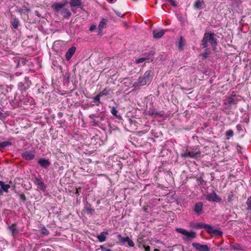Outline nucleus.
Returning <instances> with one entry per match:
<instances>
[{
	"mask_svg": "<svg viewBox=\"0 0 251 251\" xmlns=\"http://www.w3.org/2000/svg\"><path fill=\"white\" fill-rule=\"evenodd\" d=\"M2 189H0V196H1L2 194H3V192H2Z\"/></svg>",
	"mask_w": 251,
	"mask_h": 251,
	"instance_id": "49530a36",
	"label": "nucleus"
},
{
	"mask_svg": "<svg viewBox=\"0 0 251 251\" xmlns=\"http://www.w3.org/2000/svg\"><path fill=\"white\" fill-rule=\"evenodd\" d=\"M206 199L210 201L220 202L221 201V198L215 192L207 195Z\"/></svg>",
	"mask_w": 251,
	"mask_h": 251,
	"instance_id": "9b49d317",
	"label": "nucleus"
},
{
	"mask_svg": "<svg viewBox=\"0 0 251 251\" xmlns=\"http://www.w3.org/2000/svg\"><path fill=\"white\" fill-rule=\"evenodd\" d=\"M11 24H12V27L15 28V29H17L19 25V20L15 18L14 19V20L11 22Z\"/></svg>",
	"mask_w": 251,
	"mask_h": 251,
	"instance_id": "cd10ccee",
	"label": "nucleus"
},
{
	"mask_svg": "<svg viewBox=\"0 0 251 251\" xmlns=\"http://www.w3.org/2000/svg\"><path fill=\"white\" fill-rule=\"evenodd\" d=\"M34 183L38 189L43 191L46 190V186L41 178L35 177Z\"/></svg>",
	"mask_w": 251,
	"mask_h": 251,
	"instance_id": "9d476101",
	"label": "nucleus"
},
{
	"mask_svg": "<svg viewBox=\"0 0 251 251\" xmlns=\"http://www.w3.org/2000/svg\"><path fill=\"white\" fill-rule=\"evenodd\" d=\"M107 21L105 19H102L100 21L99 26H98V29H99V33H100L103 29L105 27L106 25Z\"/></svg>",
	"mask_w": 251,
	"mask_h": 251,
	"instance_id": "f3484780",
	"label": "nucleus"
},
{
	"mask_svg": "<svg viewBox=\"0 0 251 251\" xmlns=\"http://www.w3.org/2000/svg\"><path fill=\"white\" fill-rule=\"evenodd\" d=\"M230 247L231 249L234 250H242V247L241 246V245L239 244H231Z\"/></svg>",
	"mask_w": 251,
	"mask_h": 251,
	"instance_id": "b1692460",
	"label": "nucleus"
},
{
	"mask_svg": "<svg viewBox=\"0 0 251 251\" xmlns=\"http://www.w3.org/2000/svg\"><path fill=\"white\" fill-rule=\"evenodd\" d=\"M111 91L110 89H104L103 91L100 92L99 94L100 97H102L103 96H107L109 94L110 92Z\"/></svg>",
	"mask_w": 251,
	"mask_h": 251,
	"instance_id": "a878e982",
	"label": "nucleus"
},
{
	"mask_svg": "<svg viewBox=\"0 0 251 251\" xmlns=\"http://www.w3.org/2000/svg\"><path fill=\"white\" fill-rule=\"evenodd\" d=\"M226 136H227V139L229 137H232L233 135V131L231 129H229L226 132Z\"/></svg>",
	"mask_w": 251,
	"mask_h": 251,
	"instance_id": "2f4dec72",
	"label": "nucleus"
},
{
	"mask_svg": "<svg viewBox=\"0 0 251 251\" xmlns=\"http://www.w3.org/2000/svg\"><path fill=\"white\" fill-rule=\"evenodd\" d=\"M184 45V43H183V38L182 37H181L180 38V39H179V42H178V47L179 49L182 50Z\"/></svg>",
	"mask_w": 251,
	"mask_h": 251,
	"instance_id": "7c9ffc66",
	"label": "nucleus"
},
{
	"mask_svg": "<svg viewBox=\"0 0 251 251\" xmlns=\"http://www.w3.org/2000/svg\"><path fill=\"white\" fill-rule=\"evenodd\" d=\"M233 197H234V196H233V194H232V193H231L230 194H229L228 196V198H227L228 201H229V202L232 201L233 200Z\"/></svg>",
	"mask_w": 251,
	"mask_h": 251,
	"instance_id": "72a5a7b5",
	"label": "nucleus"
},
{
	"mask_svg": "<svg viewBox=\"0 0 251 251\" xmlns=\"http://www.w3.org/2000/svg\"><path fill=\"white\" fill-rule=\"evenodd\" d=\"M8 229L11 231L12 235L13 236L18 232L16 224H12L11 226H8Z\"/></svg>",
	"mask_w": 251,
	"mask_h": 251,
	"instance_id": "aec40b11",
	"label": "nucleus"
},
{
	"mask_svg": "<svg viewBox=\"0 0 251 251\" xmlns=\"http://www.w3.org/2000/svg\"><path fill=\"white\" fill-rule=\"evenodd\" d=\"M111 113L114 115V116H117V113H118V111L117 110V109L115 108V107H113L111 110Z\"/></svg>",
	"mask_w": 251,
	"mask_h": 251,
	"instance_id": "f704fd0d",
	"label": "nucleus"
},
{
	"mask_svg": "<svg viewBox=\"0 0 251 251\" xmlns=\"http://www.w3.org/2000/svg\"><path fill=\"white\" fill-rule=\"evenodd\" d=\"M86 210H87V212L88 213H90L91 214H93L94 212V209H92L90 207H88L86 208Z\"/></svg>",
	"mask_w": 251,
	"mask_h": 251,
	"instance_id": "c9c22d12",
	"label": "nucleus"
},
{
	"mask_svg": "<svg viewBox=\"0 0 251 251\" xmlns=\"http://www.w3.org/2000/svg\"><path fill=\"white\" fill-rule=\"evenodd\" d=\"M22 158L26 160H31L35 158V153L31 151H25L21 154Z\"/></svg>",
	"mask_w": 251,
	"mask_h": 251,
	"instance_id": "1a4fd4ad",
	"label": "nucleus"
},
{
	"mask_svg": "<svg viewBox=\"0 0 251 251\" xmlns=\"http://www.w3.org/2000/svg\"><path fill=\"white\" fill-rule=\"evenodd\" d=\"M203 5H204V0H197L194 4V7L197 9H201Z\"/></svg>",
	"mask_w": 251,
	"mask_h": 251,
	"instance_id": "a211bd4d",
	"label": "nucleus"
},
{
	"mask_svg": "<svg viewBox=\"0 0 251 251\" xmlns=\"http://www.w3.org/2000/svg\"><path fill=\"white\" fill-rule=\"evenodd\" d=\"M38 163L43 168H48L50 165V162L48 160L44 158H40L38 161Z\"/></svg>",
	"mask_w": 251,
	"mask_h": 251,
	"instance_id": "dca6fc26",
	"label": "nucleus"
},
{
	"mask_svg": "<svg viewBox=\"0 0 251 251\" xmlns=\"http://www.w3.org/2000/svg\"><path fill=\"white\" fill-rule=\"evenodd\" d=\"M210 53V51L207 48L205 49L203 53H202L201 55L202 56V59H206L207 58L209 55Z\"/></svg>",
	"mask_w": 251,
	"mask_h": 251,
	"instance_id": "393cba45",
	"label": "nucleus"
},
{
	"mask_svg": "<svg viewBox=\"0 0 251 251\" xmlns=\"http://www.w3.org/2000/svg\"><path fill=\"white\" fill-rule=\"evenodd\" d=\"M94 116H95V115H94V114H92V115H90L89 117V118H90V119H93V118L94 117Z\"/></svg>",
	"mask_w": 251,
	"mask_h": 251,
	"instance_id": "37998d69",
	"label": "nucleus"
},
{
	"mask_svg": "<svg viewBox=\"0 0 251 251\" xmlns=\"http://www.w3.org/2000/svg\"><path fill=\"white\" fill-rule=\"evenodd\" d=\"M152 72L151 70L147 71L143 76H140L137 80L136 84L138 86L145 85L148 82L151 81L152 78Z\"/></svg>",
	"mask_w": 251,
	"mask_h": 251,
	"instance_id": "7ed1b4c3",
	"label": "nucleus"
},
{
	"mask_svg": "<svg viewBox=\"0 0 251 251\" xmlns=\"http://www.w3.org/2000/svg\"><path fill=\"white\" fill-rule=\"evenodd\" d=\"M35 14H36V15L37 16H38V17H39V16H39V12H38V11H35Z\"/></svg>",
	"mask_w": 251,
	"mask_h": 251,
	"instance_id": "de8ad7c7",
	"label": "nucleus"
},
{
	"mask_svg": "<svg viewBox=\"0 0 251 251\" xmlns=\"http://www.w3.org/2000/svg\"><path fill=\"white\" fill-rule=\"evenodd\" d=\"M23 11V9L22 8H20L18 9V12L20 13H22Z\"/></svg>",
	"mask_w": 251,
	"mask_h": 251,
	"instance_id": "a18cd8bd",
	"label": "nucleus"
},
{
	"mask_svg": "<svg viewBox=\"0 0 251 251\" xmlns=\"http://www.w3.org/2000/svg\"><path fill=\"white\" fill-rule=\"evenodd\" d=\"M96 28V25H92L90 28H89V30L91 31H94L95 29Z\"/></svg>",
	"mask_w": 251,
	"mask_h": 251,
	"instance_id": "ea45409f",
	"label": "nucleus"
},
{
	"mask_svg": "<svg viewBox=\"0 0 251 251\" xmlns=\"http://www.w3.org/2000/svg\"><path fill=\"white\" fill-rule=\"evenodd\" d=\"M208 224H204L202 223H195L192 222L190 223V226L193 228L201 229L204 228L206 231Z\"/></svg>",
	"mask_w": 251,
	"mask_h": 251,
	"instance_id": "f8f14e48",
	"label": "nucleus"
},
{
	"mask_svg": "<svg viewBox=\"0 0 251 251\" xmlns=\"http://www.w3.org/2000/svg\"><path fill=\"white\" fill-rule=\"evenodd\" d=\"M145 60V58H139V59L136 60V62L137 63H140L144 62Z\"/></svg>",
	"mask_w": 251,
	"mask_h": 251,
	"instance_id": "4c0bfd02",
	"label": "nucleus"
},
{
	"mask_svg": "<svg viewBox=\"0 0 251 251\" xmlns=\"http://www.w3.org/2000/svg\"><path fill=\"white\" fill-rule=\"evenodd\" d=\"M101 97L100 96V95L98 94L97 96H96L93 98V102L96 103V105L97 106H99L100 103L101 102L100 101V98Z\"/></svg>",
	"mask_w": 251,
	"mask_h": 251,
	"instance_id": "bb28decb",
	"label": "nucleus"
},
{
	"mask_svg": "<svg viewBox=\"0 0 251 251\" xmlns=\"http://www.w3.org/2000/svg\"><path fill=\"white\" fill-rule=\"evenodd\" d=\"M0 186L2 191L6 193L8 192V189L10 188L9 184H5L2 181H0Z\"/></svg>",
	"mask_w": 251,
	"mask_h": 251,
	"instance_id": "4be33fe9",
	"label": "nucleus"
},
{
	"mask_svg": "<svg viewBox=\"0 0 251 251\" xmlns=\"http://www.w3.org/2000/svg\"><path fill=\"white\" fill-rule=\"evenodd\" d=\"M79 190H81V188H76L75 194H78Z\"/></svg>",
	"mask_w": 251,
	"mask_h": 251,
	"instance_id": "79ce46f5",
	"label": "nucleus"
},
{
	"mask_svg": "<svg viewBox=\"0 0 251 251\" xmlns=\"http://www.w3.org/2000/svg\"><path fill=\"white\" fill-rule=\"evenodd\" d=\"M71 7H79L82 5L80 0H70L69 2Z\"/></svg>",
	"mask_w": 251,
	"mask_h": 251,
	"instance_id": "6ab92c4d",
	"label": "nucleus"
},
{
	"mask_svg": "<svg viewBox=\"0 0 251 251\" xmlns=\"http://www.w3.org/2000/svg\"><path fill=\"white\" fill-rule=\"evenodd\" d=\"M71 10L73 12H74V13H75V9H74V7H71Z\"/></svg>",
	"mask_w": 251,
	"mask_h": 251,
	"instance_id": "c03bdc74",
	"label": "nucleus"
},
{
	"mask_svg": "<svg viewBox=\"0 0 251 251\" xmlns=\"http://www.w3.org/2000/svg\"><path fill=\"white\" fill-rule=\"evenodd\" d=\"M202 202L201 201L195 203L193 208V210L197 215L200 216L202 213Z\"/></svg>",
	"mask_w": 251,
	"mask_h": 251,
	"instance_id": "6e6552de",
	"label": "nucleus"
},
{
	"mask_svg": "<svg viewBox=\"0 0 251 251\" xmlns=\"http://www.w3.org/2000/svg\"><path fill=\"white\" fill-rule=\"evenodd\" d=\"M141 240H142V239H141V238H139V239H138V242H140H140H141Z\"/></svg>",
	"mask_w": 251,
	"mask_h": 251,
	"instance_id": "8fccbe9b",
	"label": "nucleus"
},
{
	"mask_svg": "<svg viewBox=\"0 0 251 251\" xmlns=\"http://www.w3.org/2000/svg\"><path fill=\"white\" fill-rule=\"evenodd\" d=\"M192 246L198 251H209L210 248L206 245H202L198 243H193Z\"/></svg>",
	"mask_w": 251,
	"mask_h": 251,
	"instance_id": "0eeeda50",
	"label": "nucleus"
},
{
	"mask_svg": "<svg viewBox=\"0 0 251 251\" xmlns=\"http://www.w3.org/2000/svg\"><path fill=\"white\" fill-rule=\"evenodd\" d=\"M154 251H160L159 249H155L154 250Z\"/></svg>",
	"mask_w": 251,
	"mask_h": 251,
	"instance_id": "3c124183",
	"label": "nucleus"
},
{
	"mask_svg": "<svg viewBox=\"0 0 251 251\" xmlns=\"http://www.w3.org/2000/svg\"><path fill=\"white\" fill-rule=\"evenodd\" d=\"M124 24L125 26L127 25V23H125Z\"/></svg>",
	"mask_w": 251,
	"mask_h": 251,
	"instance_id": "864d4df0",
	"label": "nucleus"
},
{
	"mask_svg": "<svg viewBox=\"0 0 251 251\" xmlns=\"http://www.w3.org/2000/svg\"><path fill=\"white\" fill-rule=\"evenodd\" d=\"M201 152L197 149H193L191 151H186V152L181 154L184 157L196 158L200 155Z\"/></svg>",
	"mask_w": 251,
	"mask_h": 251,
	"instance_id": "39448f33",
	"label": "nucleus"
},
{
	"mask_svg": "<svg viewBox=\"0 0 251 251\" xmlns=\"http://www.w3.org/2000/svg\"><path fill=\"white\" fill-rule=\"evenodd\" d=\"M206 231L209 234H213L215 236H221L223 234L222 231L218 229H214L210 225H208L206 228Z\"/></svg>",
	"mask_w": 251,
	"mask_h": 251,
	"instance_id": "ddd939ff",
	"label": "nucleus"
},
{
	"mask_svg": "<svg viewBox=\"0 0 251 251\" xmlns=\"http://www.w3.org/2000/svg\"><path fill=\"white\" fill-rule=\"evenodd\" d=\"M117 237L120 242L123 243L127 242L128 246L130 247H133L134 246V242L128 236L123 237L121 234H118Z\"/></svg>",
	"mask_w": 251,
	"mask_h": 251,
	"instance_id": "423d86ee",
	"label": "nucleus"
},
{
	"mask_svg": "<svg viewBox=\"0 0 251 251\" xmlns=\"http://www.w3.org/2000/svg\"><path fill=\"white\" fill-rule=\"evenodd\" d=\"M41 233L43 235H47L49 234L50 232L49 231L47 228H46L45 227H43L42 228Z\"/></svg>",
	"mask_w": 251,
	"mask_h": 251,
	"instance_id": "473e14b6",
	"label": "nucleus"
},
{
	"mask_svg": "<svg viewBox=\"0 0 251 251\" xmlns=\"http://www.w3.org/2000/svg\"><path fill=\"white\" fill-rule=\"evenodd\" d=\"M114 12L116 14V15L117 16H118L119 17H122V18H123L124 17V15L122 14L121 12H119V11H117V10H114Z\"/></svg>",
	"mask_w": 251,
	"mask_h": 251,
	"instance_id": "e433bc0d",
	"label": "nucleus"
},
{
	"mask_svg": "<svg viewBox=\"0 0 251 251\" xmlns=\"http://www.w3.org/2000/svg\"><path fill=\"white\" fill-rule=\"evenodd\" d=\"M20 197L24 201H26V197L25 194H22L20 195Z\"/></svg>",
	"mask_w": 251,
	"mask_h": 251,
	"instance_id": "58836bf2",
	"label": "nucleus"
},
{
	"mask_svg": "<svg viewBox=\"0 0 251 251\" xmlns=\"http://www.w3.org/2000/svg\"><path fill=\"white\" fill-rule=\"evenodd\" d=\"M11 143L9 141L2 142L0 143V149H3L7 146H11Z\"/></svg>",
	"mask_w": 251,
	"mask_h": 251,
	"instance_id": "c85d7f7f",
	"label": "nucleus"
},
{
	"mask_svg": "<svg viewBox=\"0 0 251 251\" xmlns=\"http://www.w3.org/2000/svg\"><path fill=\"white\" fill-rule=\"evenodd\" d=\"M208 42L212 46V50L215 51L217 45L215 34L211 32H205L204 34L201 45L203 48H206L208 47Z\"/></svg>",
	"mask_w": 251,
	"mask_h": 251,
	"instance_id": "f257e3e1",
	"label": "nucleus"
},
{
	"mask_svg": "<svg viewBox=\"0 0 251 251\" xmlns=\"http://www.w3.org/2000/svg\"><path fill=\"white\" fill-rule=\"evenodd\" d=\"M235 95H231V96L229 97L227 99V102L229 104H236L237 103L238 100L237 99H234L233 97H235Z\"/></svg>",
	"mask_w": 251,
	"mask_h": 251,
	"instance_id": "5701e85b",
	"label": "nucleus"
},
{
	"mask_svg": "<svg viewBox=\"0 0 251 251\" xmlns=\"http://www.w3.org/2000/svg\"><path fill=\"white\" fill-rule=\"evenodd\" d=\"M108 234V232L106 231H103L100 233V235L97 236V238L99 241L100 242H102L106 240V235Z\"/></svg>",
	"mask_w": 251,
	"mask_h": 251,
	"instance_id": "412c9836",
	"label": "nucleus"
},
{
	"mask_svg": "<svg viewBox=\"0 0 251 251\" xmlns=\"http://www.w3.org/2000/svg\"><path fill=\"white\" fill-rule=\"evenodd\" d=\"M143 247L145 248V251H150V247L149 246H146L145 245H143Z\"/></svg>",
	"mask_w": 251,
	"mask_h": 251,
	"instance_id": "a19ab883",
	"label": "nucleus"
},
{
	"mask_svg": "<svg viewBox=\"0 0 251 251\" xmlns=\"http://www.w3.org/2000/svg\"><path fill=\"white\" fill-rule=\"evenodd\" d=\"M68 3V1H64L63 3L55 2L53 3L51 7L55 12L60 11V14L64 18L69 19L71 16V13L69 9L64 8Z\"/></svg>",
	"mask_w": 251,
	"mask_h": 251,
	"instance_id": "f03ea898",
	"label": "nucleus"
},
{
	"mask_svg": "<svg viewBox=\"0 0 251 251\" xmlns=\"http://www.w3.org/2000/svg\"><path fill=\"white\" fill-rule=\"evenodd\" d=\"M106 251H111V250H110L109 249H107V250H106Z\"/></svg>",
	"mask_w": 251,
	"mask_h": 251,
	"instance_id": "603ef678",
	"label": "nucleus"
},
{
	"mask_svg": "<svg viewBox=\"0 0 251 251\" xmlns=\"http://www.w3.org/2000/svg\"><path fill=\"white\" fill-rule=\"evenodd\" d=\"M114 0H108V2L110 3H112Z\"/></svg>",
	"mask_w": 251,
	"mask_h": 251,
	"instance_id": "09e8293b",
	"label": "nucleus"
},
{
	"mask_svg": "<svg viewBox=\"0 0 251 251\" xmlns=\"http://www.w3.org/2000/svg\"><path fill=\"white\" fill-rule=\"evenodd\" d=\"M165 31L166 30L163 29H155L152 32L153 37L154 38H160L164 35Z\"/></svg>",
	"mask_w": 251,
	"mask_h": 251,
	"instance_id": "2eb2a0df",
	"label": "nucleus"
},
{
	"mask_svg": "<svg viewBox=\"0 0 251 251\" xmlns=\"http://www.w3.org/2000/svg\"><path fill=\"white\" fill-rule=\"evenodd\" d=\"M76 50V48L73 46L69 48L66 53L65 56L67 60L69 61L75 54Z\"/></svg>",
	"mask_w": 251,
	"mask_h": 251,
	"instance_id": "4468645a",
	"label": "nucleus"
},
{
	"mask_svg": "<svg viewBox=\"0 0 251 251\" xmlns=\"http://www.w3.org/2000/svg\"><path fill=\"white\" fill-rule=\"evenodd\" d=\"M176 230L178 233H179L180 234L185 235L186 236L185 239H186V240H190L191 239L195 238L197 237L196 232H195L193 231H191L190 232H188L187 230H186L183 228H177L176 229Z\"/></svg>",
	"mask_w": 251,
	"mask_h": 251,
	"instance_id": "20e7f679",
	"label": "nucleus"
},
{
	"mask_svg": "<svg viewBox=\"0 0 251 251\" xmlns=\"http://www.w3.org/2000/svg\"><path fill=\"white\" fill-rule=\"evenodd\" d=\"M247 210L251 211V196L249 197L247 201Z\"/></svg>",
	"mask_w": 251,
	"mask_h": 251,
	"instance_id": "c756f323",
	"label": "nucleus"
}]
</instances>
